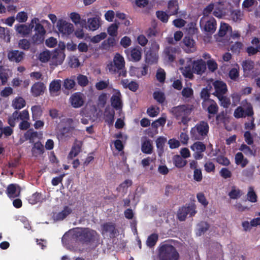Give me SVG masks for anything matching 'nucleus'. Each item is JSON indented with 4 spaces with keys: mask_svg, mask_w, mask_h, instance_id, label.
Listing matches in <instances>:
<instances>
[{
    "mask_svg": "<svg viewBox=\"0 0 260 260\" xmlns=\"http://www.w3.org/2000/svg\"><path fill=\"white\" fill-rule=\"evenodd\" d=\"M247 200L251 203H255L257 201V196L252 186H250L248 188V191L247 193Z\"/></svg>",
    "mask_w": 260,
    "mask_h": 260,
    "instance_id": "obj_44",
    "label": "nucleus"
},
{
    "mask_svg": "<svg viewBox=\"0 0 260 260\" xmlns=\"http://www.w3.org/2000/svg\"><path fill=\"white\" fill-rule=\"evenodd\" d=\"M235 163L241 165L242 168L245 167L248 163L247 159H244V156L241 152H238L235 155Z\"/></svg>",
    "mask_w": 260,
    "mask_h": 260,
    "instance_id": "obj_46",
    "label": "nucleus"
},
{
    "mask_svg": "<svg viewBox=\"0 0 260 260\" xmlns=\"http://www.w3.org/2000/svg\"><path fill=\"white\" fill-rule=\"evenodd\" d=\"M46 89V86L44 83L37 82L35 83L31 86L30 92L34 97H37L43 95Z\"/></svg>",
    "mask_w": 260,
    "mask_h": 260,
    "instance_id": "obj_19",
    "label": "nucleus"
},
{
    "mask_svg": "<svg viewBox=\"0 0 260 260\" xmlns=\"http://www.w3.org/2000/svg\"><path fill=\"white\" fill-rule=\"evenodd\" d=\"M232 20L235 22H240L243 16V13L240 10H234L231 13Z\"/></svg>",
    "mask_w": 260,
    "mask_h": 260,
    "instance_id": "obj_49",
    "label": "nucleus"
},
{
    "mask_svg": "<svg viewBox=\"0 0 260 260\" xmlns=\"http://www.w3.org/2000/svg\"><path fill=\"white\" fill-rule=\"evenodd\" d=\"M167 142V139L163 137H158L156 140V147L159 156H161L164 152V146Z\"/></svg>",
    "mask_w": 260,
    "mask_h": 260,
    "instance_id": "obj_33",
    "label": "nucleus"
},
{
    "mask_svg": "<svg viewBox=\"0 0 260 260\" xmlns=\"http://www.w3.org/2000/svg\"><path fill=\"white\" fill-rule=\"evenodd\" d=\"M118 28V24L113 23L111 24L108 28V33L112 37H115L117 34V30Z\"/></svg>",
    "mask_w": 260,
    "mask_h": 260,
    "instance_id": "obj_61",
    "label": "nucleus"
},
{
    "mask_svg": "<svg viewBox=\"0 0 260 260\" xmlns=\"http://www.w3.org/2000/svg\"><path fill=\"white\" fill-rule=\"evenodd\" d=\"M37 21H39V19L34 18L31 20V23L28 25L23 24H16L15 25V30L21 37H25L29 34L32 28L34 27V23H36Z\"/></svg>",
    "mask_w": 260,
    "mask_h": 260,
    "instance_id": "obj_8",
    "label": "nucleus"
},
{
    "mask_svg": "<svg viewBox=\"0 0 260 260\" xmlns=\"http://www.w3.org/2000/svg\"><path fill=\"white\" fill-rule=\"evenodd\" d=\"M25 101L21 96L15 98L12 101V106L15 109L19 110L25 106Z\"/></svg>",
    "mask_w": 260,
    "mask_h": 260,
    "instance_id": "obj_35",
    "label": "nucleus"
},
{
    "mask_svg": "<svg viewBox=\"0 0 260 260\" xmlns=\"http://www.w3.org/2000/svg\"><path fill=\"white\" fill-rule=\"evenodd\" d=\"M24 55L23 52L17 50H12L8 52V58L9 60L17 63L23 59Z\"/></svg>",
    "mask_w": 260,
    "mask_h": 260,
    "instance_id": "obj_20",
    "label": "nucleus"
},
{
    "mask_svg": "<svg viewBox=\"0 0 260 260\" xmlns=\"http://www.w3.org/2000/svg\"><path fill=\"white\" fill-rule=\"evenodd\" d=\"M29 117V113L26 110H24L21 112L15 111L11 116L9 117L8 122L11 126L14 127L17 121H18L19 120H28Z\"/></svg>",
    "mask_w": 260,
    "mask_h": 260,
    "instance_id": "obj_7",
    "label": "nucleus"
},
{
    "mask_svg": "<svg viewBox=\"0 0 260 260\" xmlns=\"http://www.w3.org/2000/svg\"><path fill=\"white\" fill-rule=\"evenodd\" d=\"M72 212V209L68 206H66L63 207V210L60 212L54 215V219L56 221H61L65 219Z\"/></svg>",
    "mask_w": 260,
    "mask_h": 260,
    "instance_id": "obj_22",
    "label": "nucleus"
},
{
    "mask_svg": "<svg viewBox=\"0 0 260 260\" xmlns=\"http://www.w3.org/2000/svg\"><path fill=\"white\" fill-rule=\"evenodd\" d=\"M153 96L155 100L161 104H163L166 100L165 95L164 93L161 91H154L153 93Z\"/></svg>",
    "mask_w": 260,
    "mask_h": 260,
    "instance_id": "obj_51",
    "label": "nucleus"
},
{
    "mask_svg": "<svg viewBox=\"0 0 260 260\" xmlns=\"http://www.w3.org/2000/svg\"><path fill=\"white\" fill-rule=\"evenodd\" d=\"M44 152V148L43 145L41 142L38 141L34 143L32 149V155L35 157L43 154Z\"/></svg>",
    "mask_w": 260,
    "mask_h": 260,
    "instance_id": "obj_25",
    "label": "nucleus"
},
{
    "mask_svg": "<svg viewBox=\"0 0 260 260\" xmlns=\"http://www.w3.org/2000/svg\"><path fill=\"white\" fill-rule=\"evenodd\" d=\"M158 53L148 50L145 55L146 62L148 64H153L157 62Z\"/></svg>",
    "mask_w": 260,
    "mask_h": 260,
    "instance_id": "obj_30",
    "label": "nucleus"
},
{
    "mask_svg": "<svg viewBox=\"0 0 260 260\" xmlns=\"http://www.w3.org/2000/svg\"><path fill=\"white\" fill-rule=\"evenodd\" d=\"M156 15L157 18L164 23H166L168 21L169 16L165 12L162 11H157L156 12Z\"/></svg>",
    "mask_w": 260,
    "mask_h": 260,
    "instance_id": "obj_64",
    "label": "nucleus"
},
{
    "mask_svg": "<svg viewBox=\"0 0 260 260\" xmlns=\"http://www.w3.org/2000/svg\"><path fill=\"white\" fill-rule=\"evenodd\" d=\"M20 190H18L16 184H11L7 187L6 193L10 198L18 197L20 194Z\"/></svg>",
    "mask_w": 260,
    "mask_h": 260,
    "instance_id": "obj_27",
    "label": "nucleus"
},
{
    "mask_svg": "<svg viewBox=\"0 0 260 260\" xmlns=\"http://www.w3.org/2000/svg\"><path fill=\"white\" fill-rule=\"evenodd\" d=\"M209 228V224L205 221H201L198 224L197 235L199 236L204 234Z\"/></svg>",
    "mask_w": 260,
    "mask_h": 260,
    "instance_id": "obj_42",
    "label": "nucleus"
},
{
    "mask_svg": "<svg viewBox=\"0 0 260 260\" xmlns=\"http://www.w3.org/2000/svg\"><path fill=\"white\" fill-rule=\"evenodd\" d=\"M192 111V105H181L173 107L171 112L176 119H181V121L179 122V124L182 123L184 125H187L191 119L189 116Z\"/></svg>",
    "mask_w": 260,
    "mask_h": 260,
    "instance_id": "obj_3",
    "label": "nucleus"
},
{
    "mask_svg": "<svg viewBox=\"0 0 260 260\" xmlns=\"http://www.w3.org/2000/svg\"><path fill=\"white\" fill-rule=\"evenodd\" d=\"M41 199V193L35 192L28 198V201L31 205H35L39 202Z\"/></svg>",
    "mask_w": 260,
    "mask_h": 260,
    "instance_id": "obj_53",
    "label": "nucleus"
},
{
    "mask_svg": "<svg viewBox=\"0 0 260 260\" xmlns=\"http://www.w3.org/2000/svg\"><path fill=\"white\" fill-rule=\"evenodd\" d=\"M75 82L74 79L67 78L64 80L63 87L67 90L73 89L75 86Z\"/></svg>",
    "mask_w": 260,
    "mask_h": 260,
    "instance_id": "obj_58",
    "label": "nucleus"
},
{
    "mask_svg": "<svg viewBox=\"0 0 260 260\" xmlns=\"http://www.w3.org/2000/svg\"><path fill=\"white\" fill-rule=\"evenodd\" d=\"M182 73L183 75L189 79H192L193 78L194 73L193 68L191 67L190 65L186 66L182 68Z\"/></svg>",
    "mask_w": 260,
    "mask_h": 260,
    "instance_id": "obj_50",
    "label": "nucleus"
},
{
    "mask_svg": "<svg viewBox=\"0 0 260 260\" xmlns=\"http://www.w3.org/2000/svg\"><path fill=\"white\" fill-rule=\"evenodd\" d=\"M117 66L119 69L121 70L119 73V77H125L127 75V72L125 68V61L124 58L119 53H116L113 58L112 62Z\"/></svg>",
    "mask_w": 260,
    "mask_h": 260,
    "instance_id": "obj_13",
    "label": "nucleus"
},
{
    "mask_svg": "<svg viewBox=\"0 0 260 260\" xmlns=\"http://www.w3.org/2000/svg\"><path fill=\"white\" fill-rule=\"evenodd\" d=\"M229 28L231 29V27L225 23H221L218 32L219 37H224L227 33Z\"/></svg>",
    "mask_w": 260,
    "mask_h": 260,
    "instance_id": "obj_56",
    "label": "nucleus"
},
{
    "mask_svg": "<svg viewBox=\"0 0 260 260\" xmlns=\"http://www.w3.org/2000/svg\"><path fill=\"white\" fill-rule=\"evenodd\" d=\"M203 109L208 112V118L210 119L214 117L218 113L219 107L216 102L210 100L207 102L203 103Z\"/></svg>",
    "mask_w": 260,
    "mask_h": 260,
    "instance_id": "obj_9",
    "label": "nucleus"
},
{
    "mask_svg": "<svg viewBox=\"0 0 260 260\" xmlns=\"http://www.w3.org/2000/svg\"><path fill=\"white\" fill-rule=\"evenodd\" d=\"M24 137L26 140H29L30 142H32L38 137V133L29 129L25 133Z\"/></svg>",
    "mask_w": 260,
    "mask_h": 260,
    "instance_id": "obj_62",
    "label": "nucleus"
},
{
    "mask_svg": "<svg viewBox=\"0 0 260 260\" xmlns=\"http://www.w3.org/2000/svg\"><path fill=\"white\" fill-rule=\"evenodd\" d=\"M242 106H239L235 110L234 116L235 118H240L253 116V107L250 103L246 101V105H244L243 103Z\"/></svg>",
    "mask_w": 260,
    "mask_h": 260,
    "instance_id": "obj_5",
    "label": "nucleus"
},
{
    "mask_svg": "<svg viewBox=\"0 0 260 260\" xmlns=\"http://www.w3.org/2000/svg\"><path fill=\"white\" fill-rule=\"evenodd\" d=\"M31 109L33 120L39 119L42 115V110L41 106L39 105L33 106Z\"/></svg>",
    "mask_w": 260,
    "mask_h": 260,
    "instance_id": "obj_41",
    "label": "nucleus"
},
{
    "mask_svg": "<svg viewBox=\"0 0 260 260\" xmlns=\"http://www.w3.org/2000/svg\"><path fill=\"white\" fill-rule=\"evenodd\" d=\"M215 160L219 164L222 166H228L230 164V160L222 155H218Z\"/></svg>",
    "mask_w": 260,
    "mask_h": 260,
    "instance_id": "obj_59",
    "label": "nucleus"
},
{
    "mask_svg": "<svg viewBox=\"0 0 260 260\" xmlns=\"http://www.w3.org/2000/svg\"><path fill=\"white\" fill-rule=\"evenodd\" d=\"M178 47L167 46L164 50L163 54L165 59L170 62H173L176 58V53L178 51Z\"/></svg>",
    "mask_w": 260,
    "mask_h": 260,
    "instance_id": "obj_14",
    "label": "nucleus"
},
{
    "mask_svg": "<svg viewBox=\"0 0 260 260\" xmlns=\"http://www.w3.org/2000/svg\"><path fill=\"white\" fill-rule=\"evenodd\" d=\"M64 58L65 54L63 53L60 51L55 52L51 57V61L53 64L57 66L62 63Z\"/></svg>",
    "mask_w": 260,
    "mask_h": 260,
    "instance_id": "obj_28",
    "label": "nucleus"
},
{
    "mask_svg": "<svg viewBox=\"0 0 260 260\" xmlns=\"http://www.w3.org/2000/svg\"><path fill=\"white\" fill-rule=\"evenodd\" d=\"M111 105L116 110L120 109L122 108V102L120 94L113 95L111 99Z\"/></svg>",
    "mask_w": 260,
    "mask_h": 260,
    "instance_id": "obj_37",
    "label": "nucleus"
},
{
    "mask_svg": "<svg viewBox=\"0 0 260 260\" xmlns=\"http://www.w3.org/2000/svg\"><path fill=\"white\" fill-rule=\"evenodd\" d=\"M132 185V181L129 179H126L119 185V186L117 188V190L119 191H124L129 186H131Z\"/></svg>",
    "mask_w": 260,
    "mask_h": 260,
    "instance_id": "obj_60",
    "label": "nucleus"
},
{
    "mask_svg": "<svg viewBox=\"0 0 260 260\" xmlns=\"http://www.w3.org/2000/svg\"><path fill=\"white\" fill-rule=\"evenodd\" d=\"M115 116V111L113 109H108L107 108L105 109V122L109 125H112L114 122Z\"/></svg>",
    "mask_w": 260,
    "mask_h": 260,
    "instance_id": "obj_38",
    "label": "nucleus"
},
{
    "mask_svg": "<svg viewBox=\"0 0 260 260\" xmlns=\"http://www.w3.org/2000/svg\"><path fill=\"white\" fill-rule=\"evenodd\" d=\"M209 127L208 123L201 121L190 129V138L192 140L202 141L207 136Z\"/></svg>",
    "mask_w": 260,
    "mask_h": 260,
    "instance_id": "obj_4",
    "label": "nucleus"
},
{
    "mask_svg": "<svg viewBox=\"0 0 260 260\" xmlns=\"http://www.w3.org/2000/svg\"><path fill=\"white\" fill-rule=\"evenodd\" d=\"M82 143L81 142L76 141L72 147L71 150L68 154V159H72L77 156L81 151Z\"/></svg>",
    "mask_w": 260,
    "mask_h": 260,
    "instance_id": "obj_23",
    "label": "nucleus"
},
{
    "mask_svg": "<svg viewBox=\"0 0 260 260\" xmlns=\"http://www.w3.org/2000/svg\"><path fill=\"white\" fill-rule=\"evenodd\" d=\"M196 205L194 204H186L180 208L177 212V218L179 221H185L186 216L189 214L190 216H194L197 213Z\"/></svg>",
    "mask_w": 260,
    "mask_h": 260,
    "instance_id": "obj_6",
    "label": "nucleus"
},
{
    "mask_svg": "<svg viewBox=\"0 0 260 260\" xmlns=\"http://www.w3.org/2000/svg\"><path fill=\"white\" fill-rule=\"evenodd\" d=\"M77 240L84 245H91L99 240L100 236L94 230L89 228H82L75 232Z\"/></svg>",
    "mask_w": 260,
    "mask_h": 260,
    "instance_id": "obj_2",
    "label": "nucleus"
},
{
    "mask_svg": "<svg viewBox=\"0 0 260 260\" xmlns=\"http://www.w3.org/2000/svg\"><path fill=\"white\" fill-rule=\"evenodd\" d=\"M158 240V235L156 233H153L148 236L146 244L149 247H153Z\"/></svg>",
    "mask_w": 260,
    "mask_h": 260,
    "instance_id": "obj_43",
    "label": "nucleus"
},
{
    "mask_svg": "<svg viewBox=\"0 0 260 260\" xmlns=\"http://www.w3.org/2000/svg\"><path fill=\"white\" fill-rule=\"evenodd\" d=\"M191 149L194 151L193 156L196 159H201L203 157V152L205 151L206 145L201 141L194 142L191 146Z\"/></svg>",
    "mask_w": 260,
    "mask_h": 260,
    "instance_id": "obj_10",
    "label": "nucleus"
},
{
    "mask_svg": "<svg viewBox=\"0 0 260 260\" xmlns=\"http://www.w3.org/2000/svg\"><path fill=\"white\" fill-rule=\"evenodd\" d=\"M78 84L82 87H85L88 84L89 81L87 77L83 75L79 74L77 77Z\"/></svg>",
    "mask_w": 260,
    "mask_h": 260,
    "instance_id": "obj_57",
    "label": "nucleus"
},
{
    "mask_svg": "<svg viewBox=\"0 0 260 260\" xmlns=\"http://www.w3.org/2000/svg\"><path fill=\"white\" fill-rule=\"evenodd\" d=\"M121 84L124 88H128L133 92L136 91L139 88V84L137 82L134 81L129 82L127 79L121 80Z\"/></svg>",
    "mask_w": 260,
    "mask_h": 260,
    "instance_id": "obj_24",
    "label": "nucleus"
},
{
    "mask_svg": "<svg viewBox=\"0 0 260 260\" xmlns=\"http://www.w3.org/2000/svg\"><path fill=\"white\" fill-rule=\"evenodd\" d=\"M228 195L232 199H237L241 197L242 192L239 189H236L235 186H233Z\"/></svg>",
    "mask_w": 260,
    "mask_h": 260,
    "instance_id": "obj_55",
    "label": "nucleus"
},
{
    "mask_svg": "<svg viewBox=\"0 0 260 260\" xmlns=\"http://www.w3.org/2000/svg\"><path fill=\"white\" fill-rule=\"evenodd\" d=\"M192 68L194 74L201 75L206 70V64L203 59H198L193 61Z\"/></svg>",
    "mask_w": 260,
    "mask_h": 260,
    "instance_id": "obj_21",
    "label": "nucleus"
},
{
    "mask_svg": "<svg viewBox=\"0 0 260 260\" xmlns=\"http://www.w3.org/2000/svg\"><path fill=\"white\" fill-rule=\"evenodd\" d=\"M61 86V81L60 80H54L49 84V90L51 95H54L56 93L60 91Z\"/></svg>",
    "mask_w": 260,
    "mask_h": 260,
    "instance_id": "obj_26",
    "label": "nucleus"
},
{
    "mask_svg": "<svg viewBox=\"0 0 260 260\" xmlns=\"http://www.w3.org/2000/svg\"><path fill=\"white\" fill-rule=\"evenodd\" d=\"M57 27L59 31L62 35H69L74 31L73 25L63 20L58 21Z\"/></svg>",
    "mask_w": 260,
    "mask_h": 260,
    "instance_id": "obj_12",
    "label": "nucleus"
},
{
    "mask_svg": "<svg viewBox=\"0 0 260 260\" xmlns=\"http://www.w3.org/2000/svg\"><path fill=\"white\" fill-rule=\"evenodd\" d=\"M45 35L36 33L32 36L31 40L34 44H40L44 42Z\"/></svg>",
    "mask_w": 260,
    "mask_h": 260,
    "instance_id": "obj_54",
    "label": "nucleus"
},
{
    "mask_svg": "<svg viewBox=\"0 0 260 260\" xmlns=\"http://www.w3.org/2000/svg\"><path fill=\"white\" fill-rule=\"evenodd\" d=\"M216 28V21L214 18H210L208 20L204 26L205 30L207 32L213 34Z\"/></svg>",
    "mask_w": 260,
    "mask_h": 260,
    "instance_id": "obj_32",
    "label": "nucleus"
},
{
    "mask_svg": "<svg viewBox=\"0 0 260 260\" xmlns=\"http://www.w3.org/2000/svg\"><path fill=\"white\" fill-rule=\"evenodd\" d=\"M215 92L213 93L216 97L224 95L228 91L226 84L222 81L216 80L213 83Z\"/></svg>",
    "mask_w": 260,
    "mask_h": 260,
    "instance_id": "obj_15",
    "label": "nucleus"
},
{
    "mask_svg": "<svg viewBox=\"0 0 260 260\" xmlns=\"http://www.w3.org/2000/svg\"><path fill=\"white\" fill-rule=\"evenodd\" d=\"M142 49L140 47L134 48L131 50V60L134 61H138L141 59Z\"/></svg>",
    "mask_w": 260,
    "mask_h": 260,
    "instance_id": "obj_34",
    "label": "nucleus"
},
{
    "mask_svg": "<svg viewBox=\"0 0 260 260\" xmlns=\"http://www.w3.org/2000/svg\"><path fill=\"white\" fill-rule=\"evenodd\" d=\"M238 68H233L231 69L229 73V76L231 79L233 81H237L239 77V67L238 64H236Z\"/></svg>",
    "mask_w": 260,
    "mask_h": 260,
    "instance_id": "obj_47",
    "label": "nucleus"
},
{
    "mask_svg": "<svg viewBox=\"0 0 260 260\" xmlns=\"http://www.w3.org/2000/svg\"><path fill=\"white\" fill-rule=\"evenodd\" d=\"M254 65V62L251 60L248 59L242 61L241 66L245 77H250L252 75Z\"/></svg>",
    "mask_w": 260,
    "mask_h": 260,
    "instance_id": "obj_17",
    "label": "nucleus"
},
{
    "mask_svg": "<svg viewBox=\"0 0 260 260\" xmlns=\"http://www.w3.org/2000/svg\"><path fill=\"white\" fill-rule=\"evenodd\" d=\"M153 147L149 140H146L142 144L141 151L145 154H151L152 152Z\"/></svg>",
    "mask_w": 260,
    "mask_h": 260,
    "instance_id": "obj_40",
    "label": "nucleus"
},
{
    "mask_svg": "<svg viewBox=\"0 0 260 260\" xmlns=\"http://www.w3.org/2000/svg\"><path fill=\"white\" fill-rule=\"evenodd\" d=\"M0 39L6 43L10 42L11 35L9 28L0 26Z\"/></svg>",
    "mask_w": 260,
    "mask_h": 260,
    "instance_id": "obj_31",
    "label": "nucleus"
},
{
    "mask_svg": "<svg viewBox=\"0 0 260 260\" xmlns=\"http://www.w3.org/2000/svg\"><path fill=\"white\" fill-rule=\"evenodd\" d=\"M88 26L90 30L94 31L98 29L100 26V18L94 17L88 19Z\"/></svg>",
    "mask_w": 260,
    "mask_h": 260,
    "instance_id": "obj_29",
    "label": "nucleus"
},
{
    "mask_svg": "<svg viewBox=\"0 0 260 260\" xmlns=\"http://www.w3.org/2000/svg\"><path fill=\"white\" fill-rule=\"evenodd\" d=\"M220 102V105L224 108H228L231 104V100L230 98L222 95L221 96H217Z\"/></svg>",
    "mask_w": 260,
    "mask_h": 260,
    "instance_id": "obj_48",
    "label": "nucleus"
},
{
    "mask_svg": "<svg viewBox=\"0 0 260 260\" xmlns=\"http://www.w3.org/2000/svg\"><path fill=\"white\" fill-rule=\"evenodd\" d=\"M173 161L174 165L178 168H183L187 164V161L183 159V158L179 155H175L173 156Z\"/></svg>",
    "mask_w": 260,
    "mask_h": 260,
    "instance_id": "obj_39",
    "label": "nucleus"
},
{
    "mask_svg": "<svg viewBox=\"0 0 260 260\" xmlns=\"http://www.w3.org/2000/svg\"><path fill=\"white\" fill-rule=\"evenodd\" d=\"M83 94L81 92H77L73 93L70 98L71 105L75 108L82 107L84 104Z\"/></svg>",
    "mask_w": 260,
    "mask_h": 260,
    "instance_id": "obj_16",
    "label": "nucleus"
},
{
    "mask_svg": "<svg viewBox=\"0 0 260 260\" xmlns=\"http://www.w3.org/2000/svg\"><path fill=\"white\" fill-rule=\"evenodd\" d=\"M178 6L175 0H171L168 4V13L170 15H174L178 13Z\"/></svg>",
    "mask_w": 260,
    "mask_h": 260,
    "instance_id": "obj_36",
    "label": "nucleus"
},
{
    "mask_svg": "<svg viewBox=\"0 0 260 260\" xmlns=\"http://www.w3.org/2000/svg\"><path fill=\"white\" fill-rule=\"evenodd\" d=\"M157 257L159 260H179L180 254L175 246L165 241L157 247Z\"/></svg>",
    "mask_w": 260,
    "mask_h": 260,
    "instance_id": "obj_1",
    "label": "nucleus"
},
{
    "mask_svg": "<svg viewBox=\"0 0 260 260\" xmlns=\"http://www.w3.org/2000/svg\"><path fill=\"white\" fill-rule=\"evenodd\" d=\"M106 70L112 75H116V74H118V77H119V73L121 72V70L119 69V68L112 62H111L107 64L106 67Z\"/></svg>",
    "mask_w": 260,
    "mask_h": 260,
    "instance_id": "obj_45",
    "label": "nucleus"
},
{
    "mask_svg": "<svg viewBox=\"0 0 260 260\" xmlns=\"http://www.w3.org/2000/svg\"><path fill=\"white\" fill-rule=\"evenodd\" d=\"M181 46L184 51L188 53L193 52L196 50V42L189 36L184 37Z\"/></svg>",
    "mask_w": 260,
    "mask_h": 260,
    "instance_id": "obj_11",
    "label": "nucleus"
},
{
    "mask_svg": "<svg viewBox=\"0 0 260 260\" xmlns=\"http://www.w3.org/2000/svg\"><path fill=\"white\" fill-rule=\"evenodd\" d=\"M214 9V4H210L208 5L206 7H205L203 11V14L204 15V17H203L201 19L200 23L201 25L202 24L204 23V18L208 16L213 11Z\"/></svg>",
    "mask_w": 260,
    "mask_h": 260,
    "instance_id": "obj_52",
    "label": "nucleus"
},
{
    "mask_svg": "<svg viewBox=\"0 0 260 260\" xmlns=\"http://www.w3.org/2000/svg\"><path fill=\"white\" fill-rule=\"evenodd\" d=\"M19 47L24 50H28L30 47V43L28 40L26 39H22L18 42Z\"/></svg>",
    "mask_w": 260,
    "mask_h": 260,
    "instance_id": "obj_63",
    "label": "nucleus"
},
{
    "mask_svg": "<svg viewBox=\"0 0 260 260\" xmlns=\"http://www.w3.org/2000/svg\"><path fill=\"white\" fill-rule=\"evenodd\" d=\"M102 234L109 233L111 238L114 237L117 233L116 224L113 222H107L104 223L102 226Z\"/></svg>",
    "mask_w": 260,
    "mask_h": 260,
    "instance_id": "obj_18",
    "label": "nucleus"
}]
</instances>
